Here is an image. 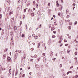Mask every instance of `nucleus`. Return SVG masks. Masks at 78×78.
<instances>
[{
    "label": "nucleus",
    "mask_w": 78,
    "mask_h": 78,
    "mask_svg": "<svg viewBox=\"0 0 78 78\" xmlns=\"http://www.w3.org/2000/svg\"><path fill=\"white\" fill-rule=\"evenodd\" d=\"M67 22H68V23H69V25H72V22H70V20H67Z\"/></svg>",
    "instance_id": "1"
},
{
    "label": "nucleus",
    "mask_w": 78,
    "mask_h": 78,
    "mask_svg": "<svg viewBox=\"0 0 78 78\" xmlns=\"http://www.w3.org/2000/svg\"><path fill=\"white\" fill-rule=\"evenodd\" d=\"M29 38H30H30H29V37H28V43H30V42H31V37H29Z\"/></svg>",
    "instance_id": "2"
},
{
    "label": "nucleus",
    "mask_w": 78,
    "mask_h": 78,
    "mask_svg": "<svg viewBox=\"0 0 78 78\" xmlns=\"http://www.w3.org/2000/svg\"><path fill=\"white\" fill-rule=\"evenodd\" d=\"M50 56L52 57V56H53V52L52 51H51L50 53Z\"/></svg>",
    "instance_id": "3"
},
{
    "label": "nucleus",
    "mask_w": 78,
    "mask_h": 78,
    "mask_svg": "<svg viewBox=\"0 0 78 78\" xmlns=\"http://www.w3.org/2000/svg\"><path fill=\"white\" fill-rule=\"evenodd\" d=\"M37 44H38V48H40V47L39 46H40V42H39V41H38L37 42Z\"/></svg>",
    "instance_id": "4"
},
{
    "label": "nucleus",
    "mask_w": 78,
    "mask_h": 78,
    "mask_svg": "<svg viewBox=\"0 0 78 78\" xmlns=\"http://www.w3.org/2000/svg\"><path fill=\"white\" fill-rule=\"evenodd\" d=\"M55 27V26H54V25H53V27H51V31H53V30H55V27Z\"/></svg>",
    "instance_id": "5"
},
{
    "label": "nucleus",
    "mask_w": 78,
    "mask_h": 78,
    "mask_svg": "<svg viewBox=\"0 0 78 78\" xmlns=\"http://www.w3.org/2000/svg\"><path fill=\"white\" fill-rule=\"evenodd\" d=\"M13 14V11H10V12L9 13V15L11 16L12 14Z\"/></svg>",
    "instance_id": "6"
},
{
    "label": "nucleus",
    "mask_w": 78,
    "mask_h": 78,
    "mask_svg": "<svg viewBox=\"0 0 78 78\" xmlns=\"http://www.w3.org/2000/svg\"><path fill=\"white\" fill-rule=\"evenodd\" d=\"M6 58V55L4 54L3 55V59H5Z\"/></svg>",
    "instance_id": "7"
},
{
    "label": "nucleus",
    "mask_w": 78,
    "mask_h": 78,
    "mask_svg": "<svg viewBox=\"0 0 78 78\" xmlns=\"http://www.w3.org/2000/svg\"><path fill=\"white\" fill-rule=\"evenodd\" d=\"M56 5H57V7H59V3H58V1H56Z\"/></svg>",
    "instance_id": "8"
},
{
    "label": "nucleus",
    "mask_w": 78,
    "mask_h": 78,
    "mask_svg": "<svg viewBox=\"0 0 78 78\" xmlns=\"http://www.w3.org/2000/svg\"><path fill=\"white\" fill-rule=\"evenodd\" d=\"M43 62H45V61H46V59L44 57V58H43Z\"/></svg>",
    "instance_id": "9"
},
{
    "label": "nucleus",
    "mask_w": 78,
    "mask_h": 78,
    "mask_svg": "<svg viewBox=\"0 0 78 78\" xmlns=\"http://www.w3.org/2000/svg\"><path fill=\"white\" fill-rule=\"evenodd\" d=\"M30 5V2H28L27 3V6H29V5Z\"/></svg>",
    "instance_id": "10"
},
{
    "label": "nucleus",
    "mask_w": 78,
    "mask_h": 78,
    "mask_svg": "<svg viewBox=\"0 0 78 78\" xmlns=\"http://www.w3.org/2000/svg\"><path fill=\"white\" fill-rule=\"evenodd\" d=\"M33 5L34 6H35L36 5V2H35V1H33Z\"/></svg>",
    "instance_id": "11"
},
{
    "label": "nucleus",
    "mask_w": 78,
    "mask_h": 78,
    "mask_svg": "<svg viewBox=\"0 0 78 78\" xmlns=\"http://www.w3.org/2000/svg\"><path fill=\"white\" fill-rule=\"evenodd\" d=\"M37 55H34V56H33V58L34 57V58H37Z\"/></svg>",
    "instance_id": "12"
},
{
    "label": "nucleus",
    "mask_w": 78,
    "mask_h": 78,
    "mask_svg": "<svg viewBox=\"0 0 78 78\" xmlns=\"http://www.w3.org/2000/svg\"><path fill=\"white\" fill-rule=\"evenodd\" d=\"M67 53L68 54H69V53H70V50H68L67 51Z\"/></svg>",
    "instance_id": "13"
},
{
    "label": "nucleus",
    "mask_w": 78,
    "mask_h": 78,
    "mask_svg": "<svg viewBox=\"0 0 78 78\" xmlns=\"http://www.w3.org/2000/svg\"><path fill=\"white\" fill-rule=\"evenodd\" d=\"M34 13H31V16L32 17H33V16H34Z\"/></svg>",
    "instance_id": "14"
},
{
    "label": "nucleus",
    "mask_w": 78,
    "mask_h": 78,
    "mask_svg": "<svg viewBox=\"0 0 78 78\" xmlns=\"http://www.w3.org/2000/svg\"><path fill=\"white\" fill-rule=\"evenodd\" d=\"M14 18H11V20L12 22V21H14Z\"/></svg>",
    "instance_id": "15"
},
{
    "label": "nucleus",
    "mask_w": 78,
    "mask_h": 78,
    "mask_svg": "<svg viewBox=\"0 0 78 78\" xmlns=\"http://www.w3.org/2000/svg\"><path fill=\"white\" fill-rule=\"evenodd\" d=\"M37 60L38 61H39L41 60V57H39L38 58Z\"/></svg>",
    "instance_id": "16"
},
{
    "label": "nucleus",
    "mask_w": 78,
    "mask_h": 78,
    "mask_svg": "<svg viewBox=\"0 0 78 78\" xmlns=\"http://www.w3.org/2000/svg\"><path fill=\"white\" fill-rule=\"evenodd\" d=\"M7 16L8 19H9V16H8V13H7Z\"/></svg>",
    "instance_id": "17"
},
{
    "label": "nucleus",
    "mask_w": 78,
    "mask_h": 78,
    "mask_svg": "<svg viewBox=\"0 0 78 78\" xmlns=\"http://www.w3.org/2000/svg\"><path fill=\"white\" fill-rule=\"evenodd\" d=\"M7 59L8 61H10L11 60V58L10 57H8Z\"/></svg>",
    "instance_id": "18"
},
{
    "label": "nucleus",
    "mask_w": 78,
    "mask_h": 78,
    "mask_svg": "<svg viewBox=\"0 0 78 78\" xmlns=\"http://www.w3.org/2000/svg\"><path fill=\"white\" fill-rule=\"evenodd\" d=\"M2 15L1 14L0 15V19H2Z\"/></svg>",
    "instance_id": "19"
},
{
    "label": "nucleus",
    "mask_w": 78,
    "mask_h": 78,
    "mask_svg": "<svg viewBox=\"0 0 78 78\" xmlns=\"http://www.w3.org/2000/svg\"><path fill=\"white\" fill-rule=\"evenodd\" d=\"M14 30H17V27L16 26H15V27H14Z\"/></svg>",
    "instance_id": "20"
},
{
    "label": "nucleus",
    "mask_w": 78,
    "mask_h": 78,
    "mask_svg": "<svg viewBox=\"0 0 78 78\" xmlns=\"http://www.w3.org/2000/svg\"><path fill=\"white\" fill-rule=\"evenodd\" d=\"M77 23H78L77 21L75 22L74 23L75 25H76Z\"/></svg>",
    "instance_id": "21"
},
{
    "label": "nucleus",
    "mask_w": 78,
    "mask_h": 78,
    "mask_svg": "<svg viewBox=\"0 0 78 78\" xmlns=\"http://www.w3.org/2000/svg\"><path fill=\"white\" fill-rule=\"evenodd\" d=\"M25 15H23V19H25Z\"/></svg>",
    "instance_id": "22"
},
{
    "label": "nucleus",
    "mask_w": 78,
    "mask_h": 78,
    "mask_svg": "<svg viewBox=\"0 0 78 78\" xmlns=\"http://www.w3.org/2000/svg\"><path fill=\"white\" fill-rule=\"evenodd\" d=\"M21 52H22V50H19V53H21Z\"/></svg>",
    "instance_id": "23"
},
{
    "label": "nucleus",
    "mask_w": 78,
    "mask_h": 78,
    "mask_svg": "<svg viewBox=\"0 0 78 78\" xmlns=\"http://www.w3.org/2000/svg\"><path fill=\"white\" fill-rule=\"evenodd\" d=\"M34 38H35V39H37V38H38V36H35L34 37Z\"/></svg>",
    "instance_id": "24"
},
{
    "label": "nucleus",
    "mask_w": 78,
    "mask_h": 78,
    "mask_svg": "<svg viewBox=\"0 0 78 78\" xmlns=\"http://www.w3.org/2000/svg\"><path fill=\"white\" fill-rule=\"evenodd\" d=\"M68 72H69V73H73V72H72V71H68Z\"/></svg>",
    "instance_id": "25"
},
{
    "label": "nucleus",
    "mask_w": 78,
    "mask_h": 78,
    "mask_svg": "<svg viewBox=\"0 0 78 78\" xmlns=\"http://www.w3.org/2000/svg\"><path fill=\"white\" fill-rule=\"evenodd\" d=\"M34 59H31L30 60V61H32V62H33Z\"/></svg>",
    "instance_id": "26"
},
{
    "label": "nucleus",
    "mask_w": 78,
    "mask_h": 78,
    "mask_svg": "<svg viewBox=\"0 0 78 78\" xmlns=\"http://www.w3.org/2000/svg\"><path fill=\"white\" fill-rule=\"evenodd\" d=\"M42 27V24H40V25H39V28H41Z\"/></svg>",
    "instance_id": "27"
},
{
    "label": "nucleus",
    "mask_w": 78,
    "mask_h": 78,
    "mask_svg": "<svg viewBox=\"0 0 78 78\" xmlns=\"http://www.w3.org/2000/svg\"><path fill=\"white\" fill-rule=\"evenodd\" d=\"M75 78H78V75H76L75 76Z\"/></svg>",
    "instance_id": "28"
},
{
    "label": "nucleus",
    "mask_w": 78,
    "mask_h": 78,
    "mask_svg": "<svg viewBox=\"0 0 78 78\" xmlns=\"http://www.w3.org/2000/svg\"><path fill=\"white\" fill-rule=\"evenodd\" d=\"M78 53V52H76L75 53V55H77Z\"/></svg>",
    "instance_id": "29"
},
{
    "label": "nucleus",
    "mask_w": 78,
    "mask_h": 78,
    "mask_svg": "<svg viewBox=\"0 0 78 78\" xmlns=\"http://www.w3.org/2000/svg\"><path fill=\"white\" fill-rule=\"evenodd\" d=\"M24 36V34H22V35H21L22 37H23Z\"/></svg>",
    "instance_id": "30"
},
{
    "label": "nucleus",
    "mask_w": 78,
    "mask_h": 78,
    "mask_svg": "<svg viewBox=\"0 0 78 78\" xmlns=\"http://www.w3.org/2000/svg\"><path fill=\"white\" fill-rule=\"evenodd\" d=\"M25 74H23L22 75V77L23 78L24 77H25Z\"/></svg>",
    "instance_id": "31"
},
{
    "label": "nucleus",
    "mask_w": 78,
    "mask_h": 78,
    "mask_svg": "<svg viewBox=\"0 0 78 78\" xmlns=\"http://www.w3.org/2000/svg\"><path fill=\"white\" fill-rule=\"evenodd\" d=\"M50 44H51V42L50 41H49V43L48 44V45H50Z\"/></svg>",
    "instance_id": "32"
},
{
    "label": "nucleus",
    "mask_w": 78,
    "mask_h": 78,
    "mask_svg": "<svg viewBox=\"0 0 78 78\" xmlns=\"http://www.w3.org/2000/svg\"><path fill=\"white\" fill-rule=\"evenodd\" d=\"M59 67H60V68H61L62 67V64H60L59 65Z\"/></svg>",
    "instance_id": "33"
},
{
    "label": "nucleus",
    "mask_w": 78,
    "mask_h": 78,
    "mask_svg": "<svg viewBox=\"0 0 78 78\" xmlns=\"http://www.w3.org/2000/svg\"><path fill=\"white\" fill-rule=\"evenodd\" d=\"M22 21H20V26H21L22 25Z\"/></svg>",
    "instance_id": "34"
},
{
    "label": "nucleus",
    "mask_w": 78,
    "mask_h": 78,
    "mask_svg": "<svg viewBox=\"0 0 78 78\" xmlns=\"http://www.w3.org/2000/svg\"><path fill=\"white\" fill-rule=\"evenodd\" d=\"M54 25H57V24H56V22H54Z\"/></svg>",
    "instance_id": "35"
},
{
    "label": "nucleus",
    "mask_w": 78,
    "mask_h": 78,
    "mask_svg": "<svg viewBox=\"0 0 78 78\" xmlns=\"http://www.w3.org/2000/svg\"><path fill=\"white\" fill-rule=\"evenodd\" d=\"M69 17H70V16L69 15H68L66 16L67 18H69Z\"/></svg>",
    "instance_id": "36"
},
{
    "label": "nucleus",
    "mask_w": 78,
    "mask_h": 78,
    "mask_svg": "<svg viewBox=\"0 0 78 78\" xmlns=\"http://www.w3.org/2000/svg\"><path fill=\"white\" fill-rule=\"evenodd\" d=\"M53 33H54V34H56V32L55 31H54L53 32Z\"/></svg>",
    "instance_id": "37"
},
{
    "label": "nucleus",
    "mask_w": 78,
    "mask_h": 78,
    "mask_svg": "<svg viewBox=\"0 0 78 78\" xmlns=\"http://www.w3.org/2000/svg\"><path fill=\"white\" fill-rule=\"evenodd\" d=\"M69 12V10H66V14H67Z\"/></svg>",
    "instance_id": "38"
},
{
    "label": "nucleus",
    "mask_w": 78,
    "mask_h": 78,
    "mask_svg": "<svg viewBox=\"0 0 78 78\" xmlns=\"http://www.w3.org/2000/svg\"><path fill=\"white\" fill-rule=\"evenodd\" d=\"M65 42H67V40L65 39L64 41Z\"/></svg>",
    "instance_id": "39"
},
{
    "label": "nucleus",
    "mask_w": 78,
    "mask_h": 78,
    "mask_svg": "<svg viewBox=\"0 0 78 78\" xmlns=\"http://www.w3.org/2000/svg\"><path fill=\"white\" fill-rule=\"evenodd\" d=\"M36 68L37 69H38V70L39 69H40V68L39 67H37Z\"/></svg>",
    "instance_id": "40"
},
{
    "label": "nucleus",
    "mask_w": 78,
    "mask_h": 78,
    "mask_svg": "<svg viewBox=\"0 0 78 78\" xmlns=\"http://www.w3.org/2000/svg\"><path fill=\"white\" fill-rule=\"evenodd\" d=\"M54 37H55V36H52V38L53 39V38H54Z\"/></svg>",
    "instance_id": "41"
},
{
    "label": "nucleus",
    "mask_w": 78,
    "mask_h": 78,
    "mask_svg": "<svg viewBox=\"0 0 78 78\" xmlns=\"http://www.w3.org/2000/svg\"><path fill=\"white\" fill-rule=\"evenodd\" d=\"M61 41H62L61 40L60 41H58V43H59V44L61 43Z\"/></svg>",
    "instance_id": "42"
},
{
    "label": "nucleus",
    "mask_w": 78,
    "mask_h": 78,
    "mask_svg": "<svg viewBox=\"0 0 78 78\" xmlns=\"http://www.w3.org/2000/svg\"><path fill=\"white\" fill-rule=\"evenodd\" d=\"M31 51H33V50H34V49L33 48H31Z\"/></svg>",
    "instance_id": "43"
},
{
    "label": "nucleus",
    "mask_w": 78,
    "mask_h": 78,
    "mask_svg": "<svg viewBox=\"0 0 78 78\" xmlns=\"http://www.w3.org/2000/svg\"><path fill=\"white\" fill-rule=\"evenodd\" d=\"M24 3H26L27 2V0H24Z\"/></svg>",
    "instance_id": "44"
},
{
    "label": "nucleus",
    "mask_w": 78,
    "mask_h": 78,
    "mask_svg": "<svg viewBox=\"0 0 78 78\" xmlns=\"http://www.w3.org/2000/svg\"><path fill=\"white\" fill-rule=\"evenodd\" d=\"M68 37L69 38V39H71V36H69V37Z\"/></svg>",
    "instance_id": "45"
},
{
    "label": "nucleus",
    "mask_w": 78,
    "mask_h": 78,
    "mask_svg": "<svg viewBox=\"0 0 78 78\" xmlns=\"http://www.w3.org/2000/svg\"><path fill=\"white\" fill-rule=\"evenodd\" d=\"M36 5H37V6H39V5L38 4H36Z\"/></svg>",
    "instance_id": "46"
},
{
    "label": "nucleus",
    "mask_w": 78,
    "mask_h": 78,
    "mask_svg": "<svg viewBox=\"0 0 78 78\" xmlns=\"http://www.w3.org/2000/svg\"><path fill=\"white\" fill-rule=\"evenodd\" d=\"M38 36H39V37H41V34H38Z\"/></svg>",
    "instance_id": "47"
},
{
    "label": "nucleus",
    "mask_w": 78,
    "mask_h": 78,
    "mask_svg": "<svg viewBox=\"0 0 78 78\" xmlns=\"http://www.w3.org/2000/svg\"><path fill=\"white\" fill-rule=\"evenodd\" d=\"M65 22L66 23H67V22H68L66 20H65Z\"/></svg>",
    "instance_id": "48"
},
{
    "label": "nucleus",
    "mask_w": 78,
    "mask_h": 78,
    "mask_svg": "<svg viewBox=\"0 0 78 78\" xmlns=\"http://www.w3.org/2000/svg\"><path fill=\"white\" fill-rule=\"evenodd\" d=\"M32 36H33L34 37H35V36H36L35 35V34H33Z\"/></svg>",
    "instance_id": "49"
},
{
    "label": "nucleus",
    "mask_w": 78,
    "mask_h": 78,
    "mask_svg": "<svg viewBox=\"0 0 78 78\" xmlns=\"http://www.w3.org/2000/svg\"><path fill=\"white\" fill-rule=\"evenodd\" d=\"M41 44H43V42H42V41H41Z\"/></svg>",
    "instance_id": "50"
},
{
    "label": "nucleus",
    "mask_w": 78,
    "mask_h": 78,
    "mask_svg": "<svg viewBox=\"0 0 78 78\" xmlns=\"http://www.w3.org/2000/svg\"><path fill=\"white\" fill-rule=\"evenodd\" d=\"M73 66H72L71 67H70V69H73Z\"/></svg>",
    "instance_id": "51"
},
{
    "label": "nucleus",
    "mask_w": 78,
    "mask_h": 78,
    "mask_svg": "<svg viewBox=\"0 0 78 78\" xmlns=\"http://www.w3.org/2000/svg\"><path fill=\"white\" fill-rule=\"evenodd\" d=\"M45 53H43V56H45Z\"/></svg>",
    "instance_id": "52"
},
{
    "label": "nucleus",
    "mask_w": 78,
    "mask_h": 78,
    "mask_svg": "<svg viewBox=\"0 0 78 78\" xmlns=\"http://www.w3.org/2000/svg\"><path fill=\"white\" fill-rule=\"evenodd\" d=\"M1 39H3V37H2V36L0 37Z\"/></svg>",
    "instance_id": "53"
},
{
    "label": "nucleus",
    "mask_w": 78,
    "mask_h": 78,
    "mask_svg": "<svg viewBox=\"0 0 78 78\" xmlns=\"http://www.w3.org/2000/svg\"><path fill=\"white\" fill-rule=\"evenodd\" d=\"M49 6H50V3H49L48 4Z\"/></svg>",
    "instance_id": "54"
},
{
    "label": "nucleus",
    "mask_w": 78,
    "mask_h": 78,
    "mask_svg": "<svg viewBox=\"0 0 78 78\" xmlns=\"http://www.w3.org/2000/svg\"><path fill=\"white\" fill-rule=\"evenodd\" d=\"M73 6H75V5H76V4H75V3H74L73 4Z\"/></svg>",
    "instance_id": "55"
},
{
    "label": "nucleus",
    "mask_w": 78,
    "mask_h": 78,
    "mask_svg": "<svg viewBox=\"0 0 78 78\" xmlns=\"http://www.w3.org/2000/svg\"><path fill=\"white\" fill-rule=\"evenodd\" d=\"M53 61H54V60H56V58H54L53 59H52Z\"/></svg>",
    "instance_id": "56"
},
{
    "label": "nucleus",
    "mask_w": 78,
    "mask_h": 78,
    "mask_svg": "<svg viewBox=\"0 0 78 78\" xmlns=\"http://www.w3.org/2000/svg\"><path fill=\"white\" fill-rule=\"evenodd\" d=\"M65 46H67V45H68V44H65Z\"/></svg>",
    "instance_id": "57"
},
{
    "label": "nucleus",
    "mask_w": 78,
    "mask_h": 78,
    "mask_svg": "<svg viewBox=\"0 0 78 78\" xmlns=\"http://www.w3.org/2000/svg\"><path fill=\"white\" fill-rule=\"evenodd\" d=\"M30 69V67H28V69L29 70V69Z\"/></svg>",
    "instance_id": "58"
},
{
    "label": "nucleus",
    "mask_w": 78,
    "mask_h": 78,
    "mask_svg": "<svg viewBox=\"0 0 78 78\" xmlns=\"http://www.w3.org/2000/svg\"><path fill=\"white\" fill-rule=\"evenodd\" d=\"M62 36H60V38L61 39V38H62Z\"/></svg>",
    "instance_id": "59"
},
{
    "label": "nucleus",
    "mask_w": 78,
    "mask_h": 78,
    "mask_svg": "<svg viewBox=\"0 0 78 78\" xmlns=\"http://www.w3.org/2000/svg\"><path fill=\"white\" fill-rule=\"evenodd\" d=\"M18 3H20V0H18Z\"/></svg>",
    "instance_id": "60"
},
{
    "label": "nucleus",
    "mask_w": 78,
    "mask_h": 78,
    "mask_svg": "<svg viewBox=\"0 0 78 78\" xmlns=\"http://www.w3.org/2000/svg\"><path fill=\"white\" fill-rule=\"evenodd\" d=\"M69 71L68 72H67V75H69Z\"/></svg>",
    "instance_id": "61"
},
{
    "label": "nucleus",
    "mask_w": 78,
    "mask_h": 78,
    "mask_svg": "<svg viewBox=\"0 0 78 78\" xmlns=\"http://www.w3.org/2000/svg\"><path fill=\"white\" fill-rule=\"evenodd\" d=\"M61 2L62 3L63 2V0H61Z\"/></svg>",
    "instance_id": "62"
},
{
    "label": "nucleus",
    "mask_w": 78,
    "mask_h": 78,
    "mask_svg": "<svg viewBox=\"0 0 78 78\" xmlns=\"http://www.w3.org/2000/svg\"><path fill=\"white\" fill-rule=\"evenodd\" d=\"M75 7H73V9L74 10V9H75Z\"/></svg>",
    "instance_id": "63"
},
{
    "label": "nucleus",
    "mask_w": 78,
    "mask_h": 78,
    "mask_svg": "<svg viewBox=\"0 0 78 78\" xmlns=\"http://www.w3.org/2000/svg\"><path fill=\"white\" fill-rule=\"evenodd\" d=\"M26 9H24V12H26Z\"/></svg>",
    "instance_id": "64"
}]
</instances>
